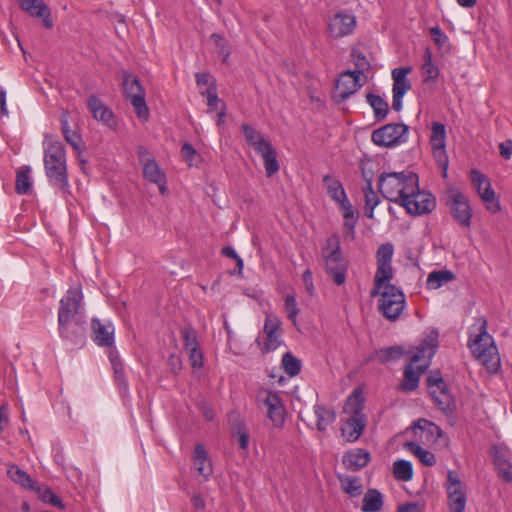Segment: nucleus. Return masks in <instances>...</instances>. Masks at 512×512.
<instances>
[{
  "label": "nucleus",
  "instance_id": "f257e3e1",
  "mask_svg": "<svg viewBox=\"0 0 512 512\" xmlns=\"http://www.w3.org/2000/svg\"><path fill=\"white\" fill-rule=\"evenodd\" d=\"M43 147L44 168L49 184L63 194H68L70 192V184L64 145L53 135L45 134Z\"/></svg>",
  "mask_w": 512,
  "mask_h": 512
},
{
  "label": "nucleus",
  "instance_id": "f03ea898",
  "mask_svg": "<svg viewBox=\"0 0 512 512\" xmlns=\"http://www.w3.org/2000/svg\"><path fill=\"white\" fill-rule=\"evenodd\" d=\"M488 321L485 317H478L468 329L467 346L473 356L479 360L489 371L497 372L500 368V357L493 337L488 333Z\"/></svg>",
  "mask_w": 512,
  "mask_h": 512
},
{
  "label": "nucleus",
  "instance_id": "7ed1b4c3",
  "mask_svg": "<svg viewBox=\"0 0 512 512\" xmlns=\"http://www.w3.org/2000/svg\"><path fill=\"white\" fill-rule=\"evenodd\" d=\"M419 177L412 171L382 173L378 179V189L382 196L398 205L408 193L417 189Z\"/></svg>",
  "mask_w": 512,
  "mask_h": 512
},
{
  "label": "nucleus",
  "instance_id": "20e7f679",
  "mask_svg": "<svg viewBox=\"0 0 512 512\" xmlns=\"http://www.w3.org/2000/svg\"><path fill=\"white\" fill-rule=\"evenodd\" d=\"M364 407V397L360 388H355L348 396L346 401V410L350 416L341 427L342 437L349 443L356 442L364 433L367 418L362 412Z\"/></svg>",
  "mask_w": 512,
  "mask_h": 512
},
{
  "label": "nucleus",
  "instance_id": "39448f33",
  "mask_svg": "<svg viewBox=\"0 0 512 512\" xmlns=\"http://www.w3.org/2000/svg\"><path fill=\"white\" fill-rule=\"evenodd\" d=\"M327 274L338 286L345 283L347 278L348 261L344 258L340 239L337 234L329 236L322 250Z\"/></svg>",
  "mask_w": 512,
  "mask_h": 512
},
{
  "label": "nucleus",
  "instance_id": "423d86ee",
  "mask_svg": "<svg viewBox=\"0 0 512 512\" xmlns=\"http://www.w3.org/2000/svg\"><path fill=\"white\" fill-rule=\"evenodd\" d=\"M241 128L248 145L263 158L266 176H274L280 169L276 149L252 126L242 124Z\"/></svg>",
  "mask_w": 512,
  "mask_h": 512
},
{
  "label": "nucleus",
  "instance_id": "0eeeda50",
  "mask_svg": "<svg viewBox=\"0 0 512 512\" xmlns=\"http://www.w3.org/2000/svg\"><path fill=\"white\" fill-rule=\"evenodd\" d=\"M378 296L379 313L391 322L398 320L406 306V299L402 290L395 285H386Z\"/></svg>",
  "mask_w": 512,
  "mask_h": 512
},
{
  "label": "nucleus",
  "instance_id": "6e6552de",
  "mask_svg": "<svg viewBox=\"0 0 512 512\" xmlns=\"http://www.w3.org/2000/svg\"><path fill=\"white\" fill-rule=\"evenodd\" d=\"M429 393L441 412L451 417L455 414L457 405L456 399L448 389V384L443 379L440 372L429 375L426 380Z\"/></svg>",
  "mask_w": 512,
  "mask_h": 512
},
{
  "label": "nucleus",
  "instance_id": "1a4fd4ad",
  "mask_svg": "<svg viewBox=\"0 0 512 512\" xmlns=\"http://www.w3.org/2000/svg\"><path fill=\"white\" fill-rule=\"evenodd\" d=\"M122 88L124 95L134 108L137 117L142 121H147L149 109L145 100L146 93L139 79L130 72L124 71Z\"/></svg>",
  "mask_w": 512,
  "mask_h": 512
},
{
  "label": "nucleus",
  "instance_id": "9d476101",
  "mask_svg": "<svg viewBox=\"0 0 512 512\" xmlns=\"http://www.w3.org/2000/svg\"><path fill=\"white\" fill-rule=\"evenodd\" d=\"M409 127L404 123H389L372 132V142L380 147H396L407 142Z\"/></svg>",
  "mask_w": 512,
  "mask_h": 512
},
{
  "label": "nucleus",
  "instance_id": "9b49d317",
  "mask_svg": "<svg viewBox=\"0 0 512 512\" xmlns=\"http://www.w3.org/2000/svg\"><path fill=\"white\" fill-rule=\"evenodd\" d=\"M446 206L453 219L463 228H470L472 219V208L467 196L459 189H449L446 198Z\"/></svg>",
  "mask_w": 512,
  "mask_h": 512
},
{
  "label": "nucleus",
  "instance_id": "f8f14e48",
  "mask_svg": "<svg viewBox=\"0 0 512 512\" xmlns=\"http://www.w3.org/2000/svg\"><path fill=\"white\" fill-rule=\"evenodd\" d=\"M399 206L404 207L406 212L412 216H420L431 213L436 207V201L430 192L420 190L418 182L417 189L408 193L406 198L401 200Z\"/></svg>",
  "mask_w": 512,
  "mask_h": 512
},
{
  "label": "nucleus",
  "instance_id": "ddd939ff",
  "mask_svg": "<svg viewBox=\"0 0 512 512\" xmlns=\"http://www.w3.org/2000/svg\"><path fill=\"white\" fill-rule=\"evenodd\" d=\"M470 176L471 182L485 204L486 209L493 214L500 212L501 205L495 191L491 187L489 178L477 169H472Z\"/></svg>",
  "mask_w": 512,
  "mask_h": 512
},
{
  "label": "nucleus",
  "instance_id": "4468645a",
  "mask_svg": "<svg viewBox=\"0 0 512 512\" xmlns=\"http://www.w3.org/2000/svg\"><path fill=\"white\" fill-rule=\"evenodd\" d=\"M83 300V293L80 288L72 287L67 290L64 297L59 302L58 324H67L68 322L79 320L77 318Z\"/></svg>",
  "mask_w": 512,
  "mask_h": 512
},
{
  "label": "nucleus",
  "instance_id": "2eb2a0df",
  "mask_svg": "<svg viewBox=\"0 0 512 512\" xmlns=\"http://www.w3.org/2000/svg\"><path fill=\"white\" fill-rule=\"evenodd\" d=\"M139 162L143 166V176L146 180L158 186L162 195L167 193L166 176L160 169L154 158L150 157V153L144 146H139L137 151Z\"/></svg>",
  "mask_w": 512,
  "mask_h": 512
},
{
  "label": "nucleus",
  "instance_id": "dca6fc26",
  "mask_svg": "<svg viewBox=\"0 0 512 512\" xmlns=\"http://www.w3.org/2000/svg\"><path fill=\"white\" fill-rule=\"evenodd\" d=\"M448 497V508L450 512H465L467 494L455 471H448L447 483L445 484Z\"/></svg>",
  "mask_w": 512,
  "mask_h": 512
},
{
  "label": "nucleus",
  "instance_id": "f3484780",
  "mask_svg": "<svg viewBox=\"0 0 512 512\" xmlns=\"http://www.w3.org/2000/svg\"><path fill=\"white\" fill-rule=\"evenodd\" d=\"M430 144L432 153L438 166L443 170V177H447L449 159L445 148L446 128L440 122H434L431 128Z\"/></svg>",
  "mask_w": 512,
  "mask_h": 512
},
{
  "label": "nucleus",
  "instance_id": "a211bd4d",
  "mask_svg": "<svg viewBox=\"0 0 512 512\" xmlns=\"http://www.w3.org/2000/svg\"><path fill=\"white\" fill-rule=\"evenodd\" d=\"M361 75H363V72L359 69L354 71L347 70L341 73L336 82L338 102L345 101L362 87L360 83Z\"/></svg>",
  "mask_w": 512,
  "mask_h": 512
},
{
  "label": "nucleus",
  "instance_id": "6ab92c4d",
  "mask_svg": "<svg viewBox=\"0 0 512 512\" xmlns=\"http://www.w3.org/2000/svg\"><path fill=\"white\" fill-rule=\"evenodd\" d=\"M263 404L267 408V415L275 428H282L285 423L286 409L279 394L267 391Z\"/></svg>",
  "mask_w": 512,
  "mask_h": 512
},
{
  "label": "nucleus",
  "instance_id": "aec40b11",
  "mask_svg": "<svg viewBox=\"0 0 512 512\" xmlns=\"http://www.w3.org/2000/svg\"><path fill=\"white\" fill-rule=\"evenodd\" d=\"M356 26V19L347 12L336 13L329 21L328 30L332 37L338 39L351 34Z\"/></svg>",
  "mask_w": 512,
  "mask_h": 512
},
{
  "label": "nucleus",
  "instance_id": "412c9836",
  "mask_svg": "<svg viewBox=\"0 0 512 512\" xmlns=\"http://www.w3.org/2000/svg\"><path fill=\"white\" fill-rule=\"evenodd\" d=\"M92 339L100 347H111L114 344V326L111 322L103 323L98 318L91 320Z\"/></svg>",
  "mask_w": 512,
  "mask_h": 512
},
{
  "label": "nucleus",
  "instance_id": "4be33fe9",
  "mask_svg": "<svg viewBox=\"0 0 512 512\" xmlns=\"http://www.w3.org/2000/svg\"><path fill=\"white\" fill-rule=\"evenodd\" d=\"M87 104H88V108H89L90 112L92 113L94 119L102 122L109 128L116 127L117 121L115 120L114 113L97 96H95V95L90 96Z\"/></svg>",
  "mask_w": 512,
  "mask_h": 512
},
{
  "label": "nucleus",
  "instance_id": "5701e85b",
  "mask_svg": "<svg viewBox=\"0 0 512 512\" xmlns=\"http://www.w3.org/2000/svg\"><path fill=\"white\" fill-rule=\"evenodd\" d=\"M21 9L32 17L42 18L44 26L53 27V20L48 6L42 0H18Z\"/></svg>",
  "mask_w": 512,
  "mask_h": 512
},
{
  "label": "nucleus",
  "instance_id": "b1692460",
  "mask_svg": "<svg viewBox=\"0 0 512 512\" xmlns=\"http://www.w3.org/2000/svg\"><path fill=\"white\" fill-rule=\"evenodd\" d=\"M59 335L63 340L69 341L74 345L82 346L85 343V327L83 322L75 320L67 324H58Z\"/></svg>",
  "mask_w": 512,
  "mask_h": 512
},
{
  "label": "nucleus",
  "instance_id": "393cba45",
  "mask_svg": "<svg viewBox=\"0 0 512 512\" xmlns=\"http://www.w3.org/2000/svg\"><path fill=\"white\" fill-rule=\"evenodd\" d=\"M370 460V453L362 448L349 450L342 457V463L346 469L354 472L366 467Z\"/></svg>",
  "mask_w": 512,
  "mask_h": 512
},
{
  "label": "nucleus",
  "instance_id": "a878e982",
  "mask_svg": "<svg viewBox=\"0 0 512 512\" xmlns=\"http://www.w3.org/2000/svg\"><path fill=\"white\" fill-rule=\"evenodd\" d=\"M429 365V360L424 365H419L416 369L412 363H409L404 370V378L398 389L403 392H412L419 386L420 375L425 371Z\"/></svg>",
  "mask_w": 512,
  "mask_h": 512
},
{
  "label": "nucleus",
  "instance_id": "bb28decb",
  "mask_svg": "<svg viewBox=\"0 0 512 512\" xmlns=\"http://www.w3.org/2000/svg\"><path fill=\"white\" fill-rule=\"evenodd\" d=\"M68 116V111H63L60 116L61 132L63 134L65 141L76 152L81 153L84 149L82 136L78 131L71 129L68 121Z\"/></svg>",
  "mask_w": 512,
  "mask_h": 512
},
{
  "label": "nucleus",
  "instance_id": "cd10ccee",
  "mask_svg": "<svg viewBox=\"0 0 512 512\" xmlns=\"http://www.w3.org/2000/svg\"><path fill=\"white\" fill-rule=\"evenodd\" d=\"M438 347V333L433 332L428 335L422 343L417 347L416 352L410 358V363H418L427 357L431 359L436 353Z\"/></svg>",
  "mask_w": 512,
  "mask_h": 512
},
{
  "label": "nucleus",
  "instance_id": "c85d7f7f",
  "mask_svg": "<svg viewBox=\"0 0 512 512\" xmlns=\"http://www.w3.org/2000/svg\"><path fill=\"white\" fill-rule=\"evenodd\" d=\"M394 273L392 265L377 264L374 275L373 288L370 291L371 297H377L386 285H392L390 281L393 279Z\"/></svg>",
  "mask_w": 512,
  "mask_h": 512
},
{
  "label": "nucleus",
  "instance_id": "c756f323",
  "mask_svg": "<svg viewBox=\"0 0 512 512\" xmlns=\"http://www.w3.org/2000/svg\"><path fill=\"white\" fill-rule=\"evenodd\" d=\"M194 468L205 480L213 473L212 463L202 444H196L194 449Z\"/></svg>",
  "mask_w": 512,
  "mask_h": 512
},
{
  "label": "nucleus",
  "instance_id": "7c9ffc66",
  "mask_svg": "<svg viewBox=\"0 0 512 512\" xmlns=\"http://www.w3.org/2000/svg\"><path fill=\"white\" fill-rule=\"evenodd\" d=\"M411 72L410 67H398L392 70L393 88L392 93L394 95L403 96L411 89L412 85L407 79V75Z\"/></svg>",
  "mask_w": 512,
  "mask_h": 512
},
{
  "label": "nucleus",
  "instance_id": "2f4dec72",
  "mask_svg": "<svg viewBox=\"0 0 512 512\" xmlns=\"http://www.w3.org/2000/svg\"><path fill=\"white\" fill-rule=\"evenodd\" d=\"M7 475L14 483L20 485L24 489L33 491L37 488V482L16 464H8Z\"/></svg>",
  "mask_w": 512,
  "mask_h": 512
},
{
  "label": "nucleus",
  "instance_id": "473e14b6",
  "mask_svg": "<svg viewBox=\"0 0 512 512\" xmlns=\"http://www.w3.org/2000/svg\"><path fill=\"white\" fill-rule=\"evenodd\" d=\"M323 184L329 197L336 203L341 204L348 200L346 192L341 182L331 175H325L323 177Z\"/></svg>",
  "mask_w": 512,
  "mask_h": 512
},
{
  "label": "nucleus",
  "instance_id": "72a5a7b5",
  "mask_svg": "<svg viewBox=\"0 0 512 512\" xmlns=\"http://www.w3.org/2000/svg\"><path fill=\"white\" fill-rule=\"evenodd\" d=\"M316 416V428L320 432H325L329 425L336 420V413L324 405L316 404L313 407Z\"/></svg>",
  "mask_w": 512,
  "mask_h": 512
},
{
  "label": "nucleus",
  "instance_id": "f704fd0d",
  "mask_svg": "<svg viewBox=\"0 0 512 512\" xmlns=\"http://www.w3.org/2000/svg\"><path fill=\"white\" fill-rule=\"evenodd\" d=\"M384 498L380 491L371 488L366 491L362 499L363 512H378L383 508Z\"/></svg>",
  "mask_w": 512,
  "mask_h": 512
},
{
  "label": "nucleus",
  "instance_id": "c9c22d12",
  "mask_svg": "<svg viewBox=\"0 0 512 512\" xmlns=\"http://www.w3.org/2000/svg\"><path fill=\"white\" fill-rule=\"evenodd\" d=\"M455 274L450 270H437L428 274L426 286L428 289L436 290L455 279Z\"/></svg>",
  "mask_w": 512,
  "mask_h": 512
},
{
  "label": "nucleus",
  "instance_id": "e433bc0d",
  "mask_svg": "<svg viewBox=\"0 0 512 512\" xmlns=\"http://www.w3.org/2000/svg\"><path fill=\"white\" fill-rule=\"evenodd\" d=\"M404 354L405 350L402 346H389L376 350L375 359L382 364H386L399 360Z\"/></svg>",
  "mask_w": 512,
  "mask_h": 512
},
{
  "label": "nucleus",
  "instance_id": "4c0bfd02",
  "mask_svg": "<svg viewBox=\"0 0 512 512\" xmlns=\"http://www.w3.org/2000/svg\"><path fill=\"white\" fill-rule=\"evenodd\" d=\"M366 100L373 109L374 117L377 121H381L386 118L389 108L388 103L382 97L369 92L366 94Z\"/></svg>",
  "mask_w": 512,
  "mask_h": 512
},
{
  "label": "nucleus",
  "instance_id": "58836bf2",
  "mask_svg": "<svg viewBox=\"0 0 512 512\" xmlns=\"http://www.w3.org/2000/svg\"><path fill=\"white\" fill-rule=\"evenodd\" d=\"M30 173L31 168L28 165L22 166L17 172L15 190L19 195H26L31 191Z\"/></svg>",
  "mask_w": 512,
  "mask_h": 512
},
{
  "label": "nucleus",
  "instance_id": "ea45409f",
  "mask_svg": "<svg viewBox=\"0 0 512 512\" xmlns=\"http://www.w3.org/2000/svg\"><path fill=\"white\" fill-rule=\"evenodd\" d=\"M232 437L238 441L239 447L242 450H246L249 446V432L246 428V424L239 418L233 420L232 429H231Z\"/></svg>",
  "mask_w": 512,
  "mask_h": 512
},
{
  "label": "nucleus",
  "instance_id": "a19ab883",
  "mask_svg": "<svg viewBox=\"0 0 512 512\" xmlns=\"http://www.w3.org/2000/svg\"><path fill=\"white\" fill-rule=\"evenodd\" d=\"M342 491L351 497H358L363 492V485L358 477L338 476Z\"/></svg>",
  "mask_w": 512,
  "mask_h": 512
},
{
  "label": "nucleus",
  "instance_id": "79ce46f5",
  "mask_svg": "<svg viewBox=\"0 0 512 512\" xmlns=\"http://www.w3.org/2000/svg\"><path fill=\"white\" fill-rule=\"evenodd\" d=\"M415 430H421L426 434L427 439H431L433 441H437L440 437L443 436L442 429L435 423L427 420V419H419L414 423Z\"/></svg>",
  "mask_w": 512,
  "mask_h": 512
},
{
  "label": "nucleus",
  "instance_id": "37998d69",
  "mask_svg": "<svg viewBox=\"0 0 512 512\" xmlns=\"http://www.w3.org/2000/svg\"><path fill=\"white\" fill-rule=\"evenodd\" d=\"M424 63L421 68L423 82L427 83L435 80L439 75L438 67L433 63V57L430 49H426L424 53Z\"/></svg>",
  "mask_w": 512,
  "mask_h": 512
},
{
  "label": "nucleus",
  "instance_id": "c03bdc74",
  "mask_svg": "<svg viewBox=\"0 0 512 512\" xmlns=\"http://www.w3.org/2000/svg\"><path fill=\"white\" fill-rule=\"evenodd\" d=\"M282 368L289 377L297 376L302 369V362L291 352H286L281 360Z\"/></svg>",
  "mask_w": 512,
  "mask_h": 512
},
{
  "label": "nucleus",
  "instance_id": "a18cd8bd",
  "mask_svg": "<svg viewBox=\"0 0 512 512\" xmlns=\"http://www.w3.org/2000/svg\"><path fill=\"white\" fill-rule=\"evenodd\" d=\"M405 447L413 454H415L423 465L429 467L435 465L436 457L432 452L423 449L420 445L412 441L407 442Z\"/></svg>",
  "mask_w": 512,
  "mask_h": 512
},
{
  "label": "nucleus",
  "instance_id": "49530a36",
  "mask_svg": "<svg viewBox=\"0 0 512 512\" xmlns=\"http://www.w3.org/2000/svg\"><path fill=\"white\" fill-rule=\"evenodd\" d=\"M393 475L397 480L409 481L413 477L412 463L408 460H397L393 463Z\"/></svg>",
  "mask_w": 512,
  "mask_h": 512
},
{
  "label": "nucleus",
  "instance_id": "de8ad7c7",
  "mask_svg": "<svg viewBox=\"0 0 512 512\" xmlns=\"http://www.w3.org/2000/svg\"><path fill=\"white\" fill-rule=\"evenodd\" d=\"M38 495V498L45 503H49L59 509H64L65 506L62 503V500L47 486H39L37 484V488L34 489Z\"/></svg>",
  "mask_w": 512,
  "mask_h": 512
},
{
  "label": "nucleus",
  "instance_id": "09e8293b",
  "mask_svg": "<svg viewBox=\"0 0 512 512\" xmlns=\"http://www.w3.org/2000/svg\"><path fill=\"white\" fill-rule=\"evenodd\" d=\"M394 246L390 242L381 244L376 251V263L383 265H392Z\"/></svg>",
  "mask_w": 512,
  "mask_h": 512
},
{
  "label": "nucleus",
  "instance_id": "8fccbe9b",
  "mask_svg": "<svg viewBox=\"0 0 512 512\" xmlns=\"http://www.w3.org/2000/svg\"><path fill=\"white\" fill-rule=\"evenodd\" d=\"M340 210L343 215V225L346 224H357L359 214L357 210L354 209L353 205L350 203L349 199L345 202L339 204Z\"/></svg>",
  "mask_w": 512,
  "mask_h": 512
},
{
  "label": "nucleus",
  "instance_id": "3c124183",
  "mask_svg": "<svg viewBox=\"0 0 512 512\" xmlns=\"http://www.w3.org/2000/svg\"><path fill=\"white\" fill-rule=\"evenodd\" d=\"M363 191L365 197L366 210H368V208H376L377 205L380 203V199L377 193L373 190L371 178H366V185Z\"/></svg>",
  "mask_w": 512,
  "mask_h": 512
},
{
  "label": "nucleus",
  "instance_id": "603ef678",
  "mask_svg": "<svg viewBox=\"0 0 512 512\" xmlns=\"http://www.w3.org/2000/svg\"><path fill=\"white\" fill-rule=\"evenodd\" d=\"M183 345L186 351L194 348H200L197 333L192 327H186L182 330Z\"/></svg>",
  "mask_w": 512,
  "mask_h": 512
},
{
  "label": "nucleus",
  "instance_id": "864d4df0",
  "mask_svg": "<svg viewBox=\"0 0 512 512\" xmlns=\"http://www.w3.org/2000/svg\"><path fill=\"white\" fill-rule=\"evenodd\" d=\"M201 94L207 98V106L211 111L217 109L220 99L217 95V86L215 82L210 83L209 87L202 91Z\"/></svg>",
  "mask_w": 512,
  "mask_h": 512
},
{
  "label": "nucleus",
  "instance_id": "5fc2aeb1",
  "mask_svg": "<svg viewBox=\"0 0 512 512\" xmlns=\"http://www.w3.org/2000/svg\"><path fill=\"white\" fill-rule=\"evenodd\" d=\"M267 336L266 342L261 348L263 354H267L276 350L281 344L282 341L280 339V335L278 332L274 333H265Z\"/></svg>",
  "mask_w": 512,
  "mask_h": 512
},
{
  "label": "nucleus",
  "instance_id": "6e6d98bb",
  "mask_svg": "<svg viewBox=\"0 0 512 512\" xmlns=\"http://www.w3.org/2000/svg\"><path fill=\"white\" fill-rule=\"evenodd\" d=\"M430 35L439 49L448 48V36L440 29L439 26L430 28Z\"/></svg>",
  "mask_w": 512,
  "mask_h": 512
},
{
  "label": "nucleus",
  "instance_id": "4d7b16f0",
  "mask_svg": "<svg viewBox=\"0 0 512 512\" xmlns=\"http://www.w3.org/2000/svg\"><path fill=\"white\" fill-rule=\"evenodd\" d=\"M114 374L115 384L121 394V396L126 397L129 395V384L125 375V370L121 372H116Z\"/></svg>",
  "mask_w": 512,
  "mask_h": 512
},
{
  "label": "nucleus",
  "instance_id": "13d9d810",
  "mask_svg": "<svg viewBox=\"0 0 512 512\" xmlns=\"http://www.w3.org/2000/svg\"><path fill=\"white\" fill-rule=\"evenodd\" d=\"M189 356V361L191 363V367L193 370L199 369L203 366L204 357L200 348H194L192 350L187 351Z\"/></svg>",
  "mask_w": 512,
  "mask_h": 512
},
{
  "label": "nucleus",
  "instance_id": "bf43d9fd",
  "mask_svg": "<svg viewBox=\"0 0 512 512\" xmlns=\"http://www.w3.org/2000/svg\"><path fill=\"white\" fill-rule=\"evenodd\" d=\"M285 308H286L287 313H288V318L295 323L296 322L297 314L299 312V309L297 307V301H296V299H295V297L293 295H287L286 296V298H285Z\"/></svg>",
  "mask_w": 512,
  "mask_h": 512
},
{
  "label": "nucleus",
  "instance_id": "052dcab7",
  "mask_svg": "<svg viewBox=\"0 0 512 512\" xmlns=\"http://www.w3.org/2000/svg\"><path fill=\"white\" fill-rule=\"evenodd\" d=\"M281 326V322L276 316L268 315L264 322V333H274L279 332Z\"/></svg>",
  "mask_w": 512,
  "mask_h": 512
},
{
  "label": "nucleus",
  "instance_id": "680f3d73",
  "mask_svg": "<svg viewBox=\"0 0 512 512\" xmlns=\"http://www.w3.org/2000/svg\"><path fill=\"white\" fill-rule=\"evenodd\" d=\"M498 476L506 483L512 482V463L509 461L506 465L495 468Z\"/></svg>",
  "mask_w": 512,
  "mask_h": 512
},
{
  "label": "nucleus",
  "instance_id": "e2e57ef3",
  "mask_svg": "<svg viewBox=\"0 0 512 512\" xmlns=\"http://www.w3.org/2000/svg\"><path fill=\"white\" fill-rule=\"evenodd\" d=\"M109 360L112 365L113 373L125 370L124 364L119 356V353L116 350H111L109 352Z\"/></svg>",
  "mask_w": 512,
  "mask_h": 512
},
{
  "label": "nucleus",
  "instance_id": "0e129e2a",
  "mask_svg": "<svg viewBox=\"0 0 512 512\" xmlns=\"http://www.w3.org/2000/svg\"><path fill=\"white\" fill-rule=\"evenodd\" d=\"M509 458L507 454L500 448L495 447L493 452V464L496 467H499L501 465H506L507 462H509Z\"/></svg>",
  "mask_w": 512,
  "mask_h": 512
},
{
  "label": "nucleus",
  "instance_id": "69168bd1",
  "mask_svg": "<svg viewBox=\"0 0 512 512\" xmlns=\"http://www.w3.org/2000/svg\"><path fill=\"white\" fill-rule=\"evenodd\" d=\"M181 154H182V157L184 158V160L189 162V165H191V162H192L194 156L196 155V150L190 143L185 142L182 145Z\"/></svg>",
  "mask_w": 512,
  "mask_h": 512
},
{
  "label": "nucleus",
  "instance_id": "338daca9",
  "mask_svg": "<svg viewBox=\"0 0 512 512\" xmlns=\"http://www.w3.org/2000/svg\"><path fill=\"white\" fill-rule=\"evenodd\" d=\"M499 152L501 157L508 160L512 156V140H506L499 144Z\"/></svg>",
  "mask_w": 512,
  "mask_h": 512
},
{
  "label": "nucleus",
  "instance_id": "774afa93",
  "mask_svg": "<svg viewBox=\"0 0 512 512\" xmlns=\"http://www.w3.org/2000/svg\"><path fill=\"white\" fill-rule=\"evenodd\" d=\"M302 279H303V282L305 284L307 292L310 295H312L313 294V290H314L312 272L309 269L305 270L303 272Z\"/></svg>",
  "mask_w": 512,
  "mask_h": 512
}]
</instances>
